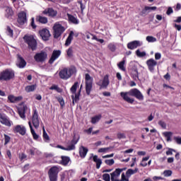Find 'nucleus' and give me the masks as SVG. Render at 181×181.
I'll return each mask as SVG.
<instances>
[{"instance_id": "f257e3e1", "label": "nucleus", "mask_w": 181, "mask_h": 181, "mask_svg": "<svg viewBox=\"0 0 181 181\" xmlns=\"http://www.w3.org/2000/svg\"><path fill=\"white\" fill-rule=\"evenodd\" d=\"M120 95L122 98H123V100L127 103H129V104H134V102L135 101V100L134 98H131L129 95L132 97H135L140 101L144 100V95H142V93H141V91L137 88L131 89L128 92H121Z\"/></svg>"}, {"instance_id": "f03ea898", "label": "nucleus", "mask_w": 181, "mask_h": 181, "mask_svg": "<svg viewBox=\"0 0 181 181\" xmlns=\"http://www.w3.org/2000/svg\"><path fill=\"white\" fill-rule=\"evenodd\" d=\"M124 170H127V168H117L115 169V170L110 173L111 177H110V180L111 181H129V179H127V177L125 176V173H122V172H124ZM122 174V178L121 180H119L118 177H119V176Z\"/></svg>"}, {"instance_id": "7ed1b4c3", "label": "nucleus", "mask_w": 181, "mask_h": 181, "mask_svg": "<svg viewBox=\"0 0 181 181\" xmlns=\"http://www.w3.org/2000/svg\"><path fill=\"white\" fill-rule=\"evenodd\" d=\"M79 86L80 83L78 82H75L70 88V91L71 94H73L71 95L73 104H74V103H78V100H80V94L81 93V88H83V85H81V88L78 93H76L77 88H78Z\"/></svg>"}, {"instance_id": "20e7f679", "label": "nucleus", "mask_w": 181, "mask_h": 181, "mask_svg": "<svg viewBox=\"0 0 181 181\" xmlns=\"http://www.w3.org/2000/svg\"><path fill=\"white\" fill-rule=\"evenodd\" d=\"M76 71L77 70L76 69V67L71 66L69 68H64L62 69L59 71V75L62 80H69V78H70L73 74H75Z\"/></svg>"}, {"instance_id": "39448f33", "label": "nucleus", "mask_w": 181, "mask_h": 181, "mask_svg": "<svg viewBox=\"0 0 181 181\" xmlns=\"http://www.w3.org/2000/svg\"><path fill=\"white\" fill-rule=\"evenodd\" d=\"M15 77V71L11 69H7L0 73V81H9Z\"/></svg>"}, {"instance_id": "423d86ee", "label": "nucleus", "mask_w": 181, "mask_h": 181, "mask_svg": "<svg viewBox=\"0 0 181 181\" xmlns=\"http://www.w3.org/2000/svg\"><path fill=\"white\" fill-rule=\"evenodd\" d=\"M53 30V35L55 39H59L63 33H64V31L66 30V28L63 26L60 23L57 22L54 24V26L52 27Z\"/></svg>"}, {"instance_id": "0eeeda50", "label": "nucleus", "mask_w": 181, "mask_h": 181, "mask_svg": "<svg viewBox=\"0 0 181 181\" xmlns=\"http://www.w3.org/2000/svg\"><path fill=\"white\" fill-rule=\"evenodd\" d=\"M79 140H80V136H78L77 134H74L73 139L68 144L67 147L57 146V148H59L60 149H62L63 151H74V149H76V145H77V143L78 142Z\"/></svg>"}, {"instance_id": "6e6552de", "label": "nucleus", "mask_w": 181, "mask_h": 181, "mask_svg": "<svg viewBox=\"0 0 181 181\" xmlns=\"http://www.w3.org/2000/svg\"><path fill=\"white\" fill-rule=\"evenodd\" d=\"M24 40H25V43L28 45L29 49H31L32 50H36V48L37 47V42L33 35H25Z\"/></svg>"}, {"instance_id": "1a4fd4ad", "label": "nucleus", "mask_w": 181, "mask_h": 181, "mask_svg": "<svg viewBox=\"0 0 181 181\" xmlns=\"http://www.w3.org/2000/svg\"><path fill=\"white\" fill-rule=\"evenodd\" d=\"M85 81H86V91L87 95H90L91 90H93V78L90 74H86L85 75Z\"/></svg>"}, {"instance_id": "9d476101", "label": "nucleus", "mask_w": 181, "mask_h": 181, "mask_svg": "<svg viewBox=\"0 0 181 181\" xmlns=\"http://www.w3.org/2000/svg\"><path fill=\"white\" fill-rule=\"evenodd\" d=\"M59 172H60V170L57 166L52 167L48 172L49 180L57 181V176L59 175Z\"/></svg>"}, {"instance_id": "9b49d317", "label": "nucleus", "mask_w": 181, "mask_h": 181, "mask_svg": "<svg viewBox=\"0 0 181 181\" xmlns=\"http://www.w3.org/2000/svg\"><path fill=\"white\" fill-rule=\"evenodd\" d=\"M0 122L2 125H5V127H8L9 128L13 125V122H12L5 114L2 113H0Z\"/></svg>"}, {"instance_id": "f8f14e48", "label": "nucleus", "mask_w": 181, "mask_h": 181, "mask_svg": "<svg viewBox=\"0 0 181 181\" xmlns=\"http://www.w3.org/2000/svg\"><path fill=\"white\" fill-rule=\"evenodd\" d=\"M0 122L2 125H5V127H8L9 128L13 125V122H12L5 114L2 113H0Z\"/></svg>"}, {"instance_id": "ddd939ff", "label": "nucleus", "mask_w": 181, "mask_h": 181, "mask_svg": "<svg viewBox=\"0 0 181 181\" xmlns=\"http://www.w3.org/2000/svg\"><path fill=\"white\" fill-rule=\"evenodd\" d=\"M17 22L18 26H23L28 23V18L26 17V13L25 11H21L18 13Z\"/></svg>"}, {"instance_id": "4468645a", "label": "nucleus", "mask_w": 181, "mask_h": 181, "mask_svg": "<svg viewBox=\"0 0 181 181\" xmlns=\"http://www.w3.org/2000/svg\"><path fill=\"white\" fill-rule=\"evenodd\" d=\"M96 84L97 86H99L100 88H107V87L110 86V76L108 75H105L103 77V79L97 82Z\"/></svg>"}, {"instance_id": "2eb2a0df", "label": "nucleus", "mask_w": 181, "mask_h": 181, "mask_svg": "<svg viewBox=\"0 0 181 181\" xmlns=\"http://www.w3.org/2000/svg\"><path fill=\"white\" fill-rule=\"evenodd\" d=\"M13 132L15 134H20V135H25L26 134V127L22 124H18L13 127Z\"/></svg>"}, {"instance_id": "dca6fc26", "label": "nucleus", "mask_w": 181, "mask_h": 181, "mask_svg": "<svg viewBox=\"0 0 181 181\" xmlns=\"http://www.w3.org/2000/svg\"><path fill=\"white\" fill-rule=\"evenodd\" d=\"M39 35L42 37V40L47 41L50 39V31L47 28H42L39 31Z\"/></svg>"}, {"instance_id": "f3484780", "label": "nucleus", "mask_w": 181, "mask_h": 181, "mask_svg": "<svg viewBox=\"0 0 181 181\" xmlns=\"http://www.w3.org/2000/svg\"><path fill=\"white\" fill-rule=\"evenodd\" d=\"M32 123L35 129H37V128H39V125L40 124V123L39 122V114H37V110H36L33 111Z\"/></svg>"}, {"instance_id": "a211bd4d", "label": "nucleus", "mask_w": 181, "mask_h": 181, "mask_svg": "<svg viewBox=\"0 0 181 181\" xmlns=\"http://www.w3.org/2000/svg\"><path fill=\"white\" fill-rule=\"evenodd\" d=\"M34 59L35 62H45V60L47 59V54L45 52L37 53L35 55Z\"/></svg>"}, {"instance_id": "6ab92c4d", "label": "nucleus", "mask_w": 181, "mask_h": 181, "mask_svg": "<svg viewBox=\"0 0 181 181\" xmlns=\"http://www.w3.org/2000/svg\"><path fill=\"white\" fill-rule=\"evenodd\" d=\"M144 45V42L139 40H134L129 42L127 44V48L130 50H134V49H136V47H139Z\"/></svg>"}, {"instance_id": "aec40b11", "label": "nucleus", "mask_w": 181, "mask_h": 181, "mask_svg": "<svg viewBox=\"0 0 181 181\" xmlns=\"http://www.w3.org/2000/svg\"><path fill=\"white\" fill-rule=\"evenodd\" d=\"M26 112H30V110L29 109V107H28V106L23 105L18 108V114L21 118H22L23 119H25L26 118V116L25 115Z\"/></svg>"}, {"instance_id": "412c9836", "label": "nucleus", "mask_w": 181, "mask_h": 181, "mask_svg": "<svg viewBox=\"0 0 181 181\" xmlns=\"http://www.w3.org/2000/svg\"><path fill=\"white\" fill-rule=\"evenodd\" d=\"M60 54H62V51L60 50H54L52 52V54L51 56V58L49 60V64H53L59 57H60Z\"/></svg>"}, {"instance_id": "4be33fe9", "label": "nucleus", "mask_w": 181, "mask_h": 181, "mask_svg": "<svg viewBox=\"0 0 181 181\" xmlns=\"http://www.w3.org/2000/svg\"><path fill=\"white\" fill-rule=\"evenodd\" d=\"M146 64L148 70L150 71H153V70H155V67H156V65L158 64V62L153 59H150L146 61Z\"/></svg>"}, {"instance_id": "5701e85b", "label": "nucleus", "mask_w": 181, "mask_h": 181, "mask_svg": "<svg viewBox=\"0 0 181 181\" xmlns=\"http://www.w3.org/2000/svg\"><path fill=\"white\" fill-rule=\"evenodd\" d=\"M8 100L9 103H11V104H16V103H19L23 100V97L22 96H15L13 95H9L8 96Z\"/></svg>"}, {"instance_id": "b1692460", "label": "nucleus", "mask_w": 181, "mask_h": 181, "mask_svg": "<svg viewBox=\"0 0 181 181\" xmlns=\"http://www.w3.org/2000/svg\"><path fill=\"white\" fill-rule=\"evenodd\" d=\"M42 13L44 15H48V16H50L51 18H54L55 16H57V11L52 8H48L45 9L44 11H42Z\"/></svg>"}, {"instance_id": "393cba45", "label": "nucleus", "mask_w": 181, "mask_h": 181, "mask_svg": "<svg viewBox=\"0 0 181 181\" xmlns=\"http://www.w3.org/2000/svg\"><path fill=\"white\" fill-rule=\"evenodd\" d=\"M17 66L23 69L26 66V61L21 55H18Z\"/></svg>"}, {"instance_id": "a878e982", "label": "nucleus", "mask_w": 181, "mask_h": 181, "mask_svg": "<svg viewBox=\"0 0 181 181\" xmlns=\"http://www.w3.org/2000/svg\"><path fill=\"white\" fill-rule=\"evenodd\" d=\"M66 16H67L68 21H69V22H70V23H74V25H78V23H80V21H78L77 17H76L70 13H67Z\"/></svg>"}, {"instance_id": "bb28decb", "label": "nucleus", "mask_w": 181, "mask_h": 181, "mask_svg": "<svg viewBox=\"0 0 181 181\" xmlns=\"http://www.w3.org/2000/svg\"><path fill=\"white\" fill-rule=\"evenodd\" d=\"M156 9H158L156 6L151 7V6H146L144 7V9L141 11V15H145L146 12H152V11H156Z\"/></svg>"}, {"instance_id": "cd10ccee", "label": "nucleus", "mask_w": 181, "mask_h": 181, "mask_svg": "<svg viewBox=\"0 0 181 181\" xmlns=\"http://www.w3.org/2000/svg\"><path fill=\"white\" fill-rule=\"evenodd\" d=\"M28 125L30 129V132L33 136V139L37 141V139H39V135H37V134H36V132H35V129H33V126H32V122H28Z\"/></svg>"}, {"instance_id": "c85d7f7f", "label": "nucleus", "mask_w": 181, "mask_h": 181, "mask_svg": "<svg viewBox=\"0 0 181 181\" xmlns=\"http://www.w3.org/2000/svg\"><path fill=\"white\" fill-rule=\"evenodd\" d=\"M5 16L8 19H11V18H12V16H13V10H12V8L11 7L6 8Z\"/></svg>"}, {"instance_id": "c756f323", "label": "nucleus", "mask_w": 181, "mask_h": 181, "mask_svg": "<svg viewBox=\"0 0 181 181\" xmlns=\"http://www.w3.org/2000/svg\"><path fill=\"white\" fill-rule=\"evenodd\" d=\"M74 36V32L71 31L69 34L68 37L66 40L65 42V46H70L71 45V40H73V37Z\"/></svg>"}, {"instance_id": "7c9ffc66", "label": "nucleus", "mask_w": 181, "mask_h": 181, "mask_svg": "<svg viewBox=\"0 0 181 181\" xmlns=\"http://www.w3.org/2000/svg\"><path fill=\"white\" fill-rule=\"evenodd\" d=\"M125 63H127V58L124 57L122 61L117 64V66L122 71H125L127 70L125 68Z\"/></svg>"}, {"instance_id": "2f4dec72", "label": "nucleus", "mask_w": 181, "mask_h": 181, "mask_svg": "<svg viewBox=\"0 0 181 181\" xmlns=\"http://www.w3.org/2000/svg\"><path fill=\"white\" fill-rule=\"evenodd\" d=\"M87 152H88V149L84 146H81L79 148V155L81 158H84L87 156Z\"/></svg>"}, {"instance_id": "473e14b6", "label": "nucleus", "mask_w": 181, "mask_h": 181, "mask_svg": "<svg viewBox=\"0 0 181 181\" xmlns=\"http://www.w3.org/2000/svg\"><path fill=\"white\" fill-rule=\"evenodd\" d=\"M93 160L96 163V168L100 169L103 161L100 158H98V156H93Z\"/></svg>"}, {"instance_id": "72a5a7b5", "label": "nucleus", "mask_w": 181, "mask_h": 181, "mask_svg": "<svg viewBox=\"0 0 181 181\" xmlns=\"http://www.w3.org/2000/svg\"><path fill=\"white\" fill-rule=\"evenodd\" d=\"M139 169L135 168L134 170L132 169H128L126 172V176L127 178L126 179H129L130 176H132V175H135L138 172Z\"/></svg>"}, {"instance_id": "f704fd0d", "label": "nucleus", "mask_w": 181, "mask_h": 181, "mask_svg": "<svg viewBox=\"0 0 181 181\" xmlns=\"http://www.w3.org/2000/svg\"><path fill=\"white\" fill-rule=\"evenodd\" d=\"M36 21H37V22H40V23H42V24H46L47 23L48 21H47V18L45 17V16H39L36 18Z\"/></svg>"}, {"instance_id": "c9c22d12", "label": "nucleus", "mask_w": 181, "mask_h": 181, "mask_svg": "<svg viewBox=\"0 0 181 181\" xmlns=\"http://www.w3.org/2000/svg\"><path fill=\"white\" fill-rule=\"evenodd\" d=\"M163 135L167 138L168 142H170V141H172V135H173L172 132H165L163 133Z\"/></svg>"}, {"instance_id": "e433bc0d", "label": "nucleus", "mask_w": 181, "mask_h": 181, "mask_svg": "<svg viewBox=\"0 0 181 181\" xmlns=\"http://www.w3.org/2000/svg\"><path fill=\"white\" fill-rule=\"evenodd\" d=\"M69 162H70V158L68 156H62V164L64 165V166L69 165Z\"/></svg>"}, {"instance_id": "4c0bfd02", "label": "nucleus", "mask_w": 181, "mask_h": 181, "mask_svg": "<svg viewBox=\"0 0 181 181\" xmlns=\"http://www.w3.org/2000/svg\"><path fill=\"white\" fill-rule=\"evenodd\" d=\"M111 149L112 147L100 148L98 150V152L99 153H108Z\"/></svg>"}, {"instance_id": "58836bf2", "label": "nucleus", "mask_w": 181, "mask_h": 181, "mask_svg": "<svg viewBox=\"0 0 181 181\" xmlns=\"http://www.w3.org/2000/svg\"><path fill=\"white\" fill-rule=\"evenodd\" d=\"M101 115H95V117H93L91 118V123L92 124H97V122H100V119H101Z\"/></svg>"}, {"instance_id": "ea45409f", "label": "nucleus", "mask_w": 181, "mask_h": 181, "mask_svg": "<svg viewBox=\"0 0 181 181\" xmlns=\"http://www.w3.org/2000/svg\"><path fill=\"white\" fill-rule=\"evenodd\" d=\"M25 90L27 93L35 91V90H36V86L35 85L28 86L25 87Z\"/></svg>"}, {"instance_id": "a19ab883", "label": "nucleus", "mask_w": 181, "mask_h": 181, "mask_svg": "<svg viewBox=\"0 0 181 181\" xmlns=\"http://www.w3.org/2000/svg\"><path fill=\"white\" fill-rule=\"evenodd\" d=\"M107 47L110 52H115L117 50V46L115 45V43L111 42L107 45Z\"/></svg>"}, {"instance_id": "79ce46f5", "label": "nucleus", "mask_w": 181, "mask_h": 181, "mask_svg": "<svg viewBox=\"0 0 181 181\" xmlns=\"http://www.w3.org/2000/svg\"><path fill=\"white\" fill-rule=\"evenodd\" d=\"M43 139L45 141V142H49L50 141V137H49V135L47 134V133H46V130H45V129H43Z\"/></svg>"}, {"instance_id": "37998d69", "label": "nucleus", "mask_w": 181, "mask_h": 181, "mask_svg": "<svg viewBox=\"0 0 181 181\" xmlns=\"http://www.w3.org/2000/svg\"><path fill=\"white\" fill-rule=\"evenodd\" d=\"M136 54L138 57H145L146 56V52H141L139 49L136 51Z\"/></svg>"}, {"instance_id": "c03bdc74", "label": "nucleus", "mask_w": 181, "mask_h": 181, "mask_svg": "<svg viewBox=\"0 0 181 181\" xmlns=\"http://www.w3.org/2000/svg\"><path fill=\"white\" fill-rule=\"evenodd\" d=\"M146 39L147 42H148L150 43H153V42H156V38L153 36H147Z\"/></svg>"}, {"instance_id": "a18cd8bd", "label": "nucleus", "mask_w": 181, "mask_h": 181, "mask_svg": "<svg viewBox=\"0 0 181 181\" xmlns=\"http://www.w3.org/2000/svg\"><path fill=\"white\" fill-rule=\"evenodd\" d=\"M102 177H103V180L105 181H111V177H110V174H107V173L103 174Z\"/></svg>"}, {"instance_id": "49530a36", "label": "nucleus", "mask_w": 181, "mask_h": 181, "mask_svg": "<svg viewBox=\"0 0 181 181\" xmlns=\"http://www.w3.org/2000/svg\"><path fill=\"white\" fill-rule=\"evenodd\" d=\"M6 33L8 36H10V37H13V30L11 29V27H7Z\"/></svg>"}, {"instance_id": "de8ad7c7", "label": "nucleus", "mask_w": 181, "mask_h": 181, "mask_svg": "<svg viewBox=\"0 0 181 181\" xmlns=\"http://www.w3.org/2000/svg\"><path fill=\"white\" fill-rule=\"evenodd\" d=\"M11 142V136L4 134V145H8Z\"/></svg>"}, {"instance_id": "09e8293b", "label": "nucleus", "mask_w": 181, "mask_h": 181, "mask_svg": "<svg viewBox=\"0 0 181 181\" xmlns=\"http://www.w3.org/2000/svg\"><path fill=\"white\" fill-rule=\"evenodd\" d=\"M49 90H55L58 93H62V89L59 86L54 85L50 87Z\"/></svg>"}, {"instance_id": "8fccbe9b", "label": "nucleus", "mask_w": 181, "mask_h": 181, "mask_svg": "<svg viewBox=\"0 0 181 181\" xmlns=\"http://www.w3.org/2000/svg\"><path fill=\"white\" fill-rule=\"evenodd\" d=\"M173 152H176V150L173 148H168V150L166 151L167 156L173 155Z\"/></svg>"}, {"instance_id": "3c124183", "label": "nucleus", "mask_w": 181, "mask_h": 181, "mask_svg": "<svg viewBox=\"0 0 181 181\" xmlns=\"http://www.w3.org/2000/svg\"><path fill=\"white\" fill-rule=\"evenodd\" d=\"M105 163H106V165H108L109 166H112V165H114L115 162L114 161V159H110L105 160Z\"/></svg>"}, {"instance_id": "603ef678", "label": "nucleus", "mask_w": 181, "mask_h": 181, "mask_svg": "<svg viewBox=\"0 0 181 181\" xmlns=\"http://www.w3.org/2000/svg\"><path fill=\"white\" fill-rule=\"evenodd\" d=\"M66 53H67V56L69 57H73V48L72 47H69L67 49Z\"/></svg>"}, {"instance_id": "864d4df0", "label": "nucleus", "mask_w": 181, "mask_h": 181, "mask_svg": "<svg viewBox=\"0 0 181 181\" xmlns=\"http://www.w3.org/2000/svg\"><path fill=\"white\" fill-rule=\"evenodd\" d=\"M174 141L177 144V145H181V137L180 136H174Z\"/></svg>"}, {"instance_id": "5fc2aeb1", "label": "nucleus", "mask_w": 181, "mask_h": 181, "mask_svg": "<svg viewBox=\"0 0 181 181\" xmlns=\"http://www.w3.org/2000/svg\"><path fill=\"white\" fill-rule=\"evenodd\" d=\"M117 136L118 139H125L127 138V136H125V134L124 133H118L117 134Z\"/></svg>"}, {"instance_id": "6e6d98bb", "label": "nucleus", "mask_w": 181, "mask_h": 181, "mask_svg": "<svg viewBox=\"0 0 181 181\" xmlns=\"http://www.w3.org/2000/svg\"><path fill=\"white\" fill-rule=\"evenodd\" d=\"M163 175L165 177H169V176H172V170H165Z\"/></svg>"}, {"instance_id": "4d7b16f0", "label": "nucleus", "mask_w": 181, "mask_h": 181, "mask_svg": "<svg viewBox=\"0 0 181 181\" xmlns=\"http://www.w3.org/2000/svg\"><path fill=\"white\" fill-rule=\"evenodd\" d=\"M86 39H92V40H95V35L91 34V33H88L86 34Z\"/></svg>"}, {"instance_id": "13d9d810", "label": "nucleus", "mask_w": 181, "mask_h": 181, "mask_svg": "<svg viewBox=\"0 0 181 181\" xmlns=\"http://www.w3.org/2000/svg\"><path fill=\"white\" fill-rule=\"evenodd\" d=\"M158 125H160V127H163L164 129L166 128V123L162 120L158 122Z\"/></svg>"}, {"instance_id": "bf43d9fd", "label": "nucleus", "mask_w": 181, "mask_h": 181, "mask_svg": "<svg viewBox=\"0 0 181 181\" xmlns=\"http://www.w3.org/2000/svg\"><path fill=\"white\" fill-rule=\"evenodd\" d=\"M37 152V149L35 148H32L31 149H30V154L32 156L35 155Z\"/></svg>"}, {"instance_id": "052dcab7", "label": "nucleus", "mask_w": 181, "mask_h": 181, "mask_svg": "<svg viewBox=\"0 0 181 181\" xmlns=\"http://www.w3.org/2000/svg\"><path fill=\"white\" fill-rule=\"evenodd\" d=\"M162 57V54L159 52H156L155 54V59L156 60H160V58Z\"/></svg>"}, {"instance_id": "680f3d73", "label": "nucleus", "mask_w": 181, "mask_h": 181, "mask_svg": "<svg viewBox=\"0 0 181 181\" xmlns=\"http://www.w3.org/2000/svg\"><path fill=\"white\" fill-rule=\"evenodd\" d=\"M167 15H171V13H173V8L172 7H168L167 11H166Z\"/></svg>"}, {"instance_id": "e2e57ef3", "label": "nucleus", "mask_w": 181, "mask_h": 181, "mask_svg": "<svg viewBox=\"0 0 181 181\" xmlns=\"http://www.w3.org/2000/svg\"><path fill=\"white\" fill-rule=\"evenodd\" d=\"M30 25H31L33 29H36V25H35V18H33L31 19V23H30Z\"/></svg>"}, {"instance_id": "0e129e2a", "label": "nucleus", "mask_w": 181, "mask_h": 181, "mask_svg": "<svg viewBox=\"0 0 181 181\" xmlns=\"http://www.w3.org/2000/svg\"><path fill=\"white\" fill-rule=\"evenodd\" d=\"M137 155H139V156H145V155H146V152H145V151H138Z\"/></svg>"}, {"instance_id": "69168bd1", "label": "nucleus", "mask_w": 181, "mask_h": 181, "mask_svg": "<svg viewBox=\"0 0 181 181\" xmlns=\"http://www.w3.org/2000/svg\"><path fill=\"white\" fill-rule=\"evenodd\" d=\"M175 160V158H173V157H170L168 158V163H173Z\"/></svg>"}, {"instance_id": "338daca9", "label": "nucleus", "mask_w": 181, "mask_h": 181, "mask_svg": "<svg viewBox=\"0 0 181 181\" xmlns=\"http://www.w3.org/2000/svg\"><path fill=\"white\" fill-rule=\"evenodd\" d=\"M164 78L165 80H170V74H169V73H167L165 76H164Z\"/></svg>"}, {"instance_id": "774afa93", "label": "nucleus", "mask_w": 181, "mask_h": 181, "mask_svg": "<svg viewBox=\"0 0 181 181\" xmlns=\"http://www.w3.org/2000/svg\"><path fill=\"white\" fill-rule=\"evenodd\" d=\"M176 23H180L181 22V16L177 17L176 20L174 21Z\"/></svg>"}]
</instances>
